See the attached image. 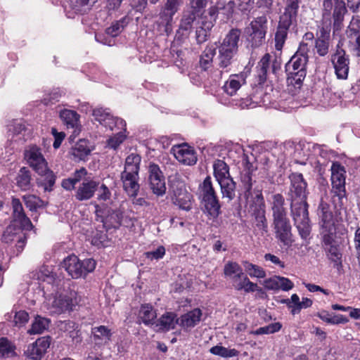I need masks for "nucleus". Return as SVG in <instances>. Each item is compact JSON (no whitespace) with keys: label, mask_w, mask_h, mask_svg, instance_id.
<instances>
[{"label":"nucleus","mask_w":360,"mask_h":360,"mask_svg":"<svg viewBox=\"0 0 360 360\" xmlns=\"http://www.w3.org/2000/svg\"><path fill=\"white\" fill-rule=\"evenodd\" d=\"M318 215L321 220L323 247L327 257L336 265L342 264L340 241L336 235V215L330 209V205L321 200L318 207Z\"/></svg>","instance_id":"f257e3e1"},{"label":"nucleus","mask_w":360,"mask_h":360,"mask_svg":"<svg viewBox=\"0 0 360 360\" xmlns=\"http://www.w3.org/2000/svg\"><path fill=\"white\" fill-rule=\"evenodd\" d=\"M284 203L285 199L281 194L276 193L272 195L271 210L276 238L284 246L290 247L292 243L291 225L287 217Z\"/></svg>","instance_id":"f03ea898"},{"label":"nucleus","mask_w":360,"mask_h":360,"mask_svg":"<svg viewBox=\"0 0 360 360\" xmlns=\"http://www.w3.org/2000/svg\"><path fill=\"white\" fill-rule=\"evenodd\" d=\"M331 171V200L333 205L335 215L341 214L345 209L347 202V195L345 188L346 170L340 162H335L330 167Z\"/></svg>","instance_id":"7ed1b4c3"},{"label":"nucleus","mask_w":360,"mask_h":360,"mask_svg":"<svg viewBox=\"0 0 360 360\" xmlns=\"http://www.w3.org/2000/svg\"><path fill=\"white\" fill-rule=\"evenodd\" d=\"M308 52L307 44L301 43L296 53L285 65L288 83L295 88L300 87L306 77V66L309 58Z\"/></svg>","instance_id":"20e7f679"},{"label":"nucleus","mask_w":360,"mask_h":360,"mask_svg":"<svg viewBox=\"0 0 360 360\" xmlns=\"http://www.w3.org/2000/svg\"><path fill=\"white\" fill-rule=\"evenodd\" d=\"M51 266L43 265L32 272V278L29 290L34 292H53L62 290L63 281L56 278Z\"/></svg>","instance_id":"39448f33"},{"label":"nucleus","mask_w":360,"mask_h":360,"mask_svg":"<svg viewBox=\"0 0 360 360\" xmlns=\"http://www.w3.org/2000/svg\"><path fill=\"white\" fill-rule=\"evenodd\" d=\"M25 156L30 166L43 178L41 185L44 191H51L55 184L56 176L48 168L40 149L37 146H32L25 151Z\"/></svg>","instance_id":"423d86ee"},{"label":"nucleus","mask_w":360,"mask_h":360,"mask_svg":"<svg viewBox=\"0 0 360 360\" xmlns=\"http://www.w3.org/2000/svg\"><path fill=\"white\" fill-rule=\"evenodd\" d=\"M241 32L238 29H231L225 36L219 46V66L221 68L229 67L238 51Z\"/></svg>","instance_id":"0eeeda50"},{"label":"nucleus","mask_w":360,"mask_h":360,"mask_svg":"<svg viewBox=\"0 0 360 360\" xmlns=\"http://www.w3.org/2000/svg\"><path fill=\"white\" fill-rule=\"evenodd\" d=\"M291 214L299 234L302 239L309 238L311 226L308 216V205L306 200L291 202Z\"/></svg>","instance_id":"6e6552de"},{"label":"nucleus","mask_w":360,"mask_h":360,"mask_svg":"<svg viewBox=\"0 0 360 360\" xmlns=\"http://www.w3.org/2000/svg\"><path fill=\"white\" fill-rule=\"evenodd\" d=\"M96 261L93 259L80 260L75 255L64 259L62 266L72 278L84 277L96 268Z\"/></svg>","instance_id":"1a4fd4ad"},{"label":"nucleus","mask_w":360,"mask_h":360,"mask_svg":"<svg viewBox=\"0 0 360 360\" xmlns=\"http://www.w3.org/2000/svg\"><path fill=\"white\" fill-rule=\"evenodd\" d=\"M199 191L207 213L212 218L217 217L219 214L220 205L210 176L204 179L199 186Z\"/></svg>","instance_id":"9d476101"},{"label":"nucleus","mask_w":360,"mask_h":360,"mask_svg":"<svg viewBox=\"0 0 360 360\" xmlns=\"http://www.w3.org/2000/svg\"><path fill=\"white\" fill-rule=\"evenodd\" d=\"M267 18L262 15L255 18L245 29L248 42L252 47H259L264 41L267 32Z\"/></svg>","instance_id":"9b49d317"},{"label":"nucleus","mask_w":360,"mask_h":360,"mask_svg":"<svg viewBox=\"0 0 360 360\" xmlns=\"http://www.w3.org/2000/svg\"><path fill=\"white\" fill-rule=\"evenodd\" d=\"M181 4V0H167L160 13L159 20L157 21L160 34L169 35L171 33L173 16L178 11Z\"/></svg>","instance_id":"f8f14e48"},{"label":"nucleus","mask_w":360,"mask_h":360,"mask_svg":"<svg viewBox=\"0 0 360 360\" xmlns=\"http://www.w3.org/2000/svg\"><path fill=\"white\" fill-rule=\"evenodd\" d=\"M170 188L173 203L183 210H191L194 200L193 195L186 189V184L180 181H173Z\"/></svg>","instance_id":"ddd939ff"},{"label":"nucleus","mask_w":360,"mask_h":360,"mask_svg":"<svg viewBox=\"0 0 360 360\" xmlns=\"http://www.w3.org/2000/svg\"><path fill=\"white\" fill-rule=\"evenodd\" d=\"M207 4V0H190L191 8L183 13L182 18L179 25V31L186 32L188 34L193 27V23L198 16V13Z\"/></svg>","instance_id":"4468645a"},{"label":"nucleus","mask_w":360,"mask_h":360,"mask_svg":"<svg viewBox=\"0 0 360 360\" xmlns=\"http://www.w3.org/2000/svg\"><path fill=\"white\" fill-rule=\"evenodd\" d=\"M23 229L18 224L12 223L8 226L4 231L2 241L6 243H12L16 242V248L18 254L20 253L26 243V236L23 232Z\"/></svg>","instance_id":"2eb2a0df"},{"label":"nucleus","mask_w":360,"mask_h":360,"mask_svg":"<svg viewBox=\"0 0 360 360\" xmlns=\"http://www.w3.org/2000/svg\"><path fill=\"white\" fill-rule=\"evenodd\" d=\"M290 188L288 198L291 202L307 200V183L300 173H292L289 176Z\"/></svg>","instance_id":"dca6fc26"},{"label":"nucleus","mask_w":360,"mask_h":360,"mask_svg":"<svg viewBox=\"0 0 360 360\" xmlns=\"http://www.w3.org/2000/svg\"><path fill=\"white\" fill-rule=\"evenodd\" d=\"M148 180L150 188L157 196H162L166 193L165 176L159 166L150 164L148 167Z\"/></svg>","instance_id":"f3484780"},{"label":"nucleus","mask_w":360,"mask_h":360,"mask_svg":"<svg viewBox=\"0 0 360 360\" xmlns=\"http://www.w3.org/2000/svg\"><path fill=\"white\" fill-rule=\"evenodd\" d=\"M93 115L101 124L111 131L114 129L111 122L115 123V126L117 127L119 129H124L126 126L125 121L121 118L113 117L110 114L109 109L96 108L93 111Z\"/></svg>","instance_id":"a211bd4d"},{"label":"nucleus","mask_w":360,"mask_h":360,"mask_svg":"<svg viewBox=\"0 0 360 360\" xmlns=\"http://www.w3.org/2000/svg\"><path fill=\"white\" fill-rule=\"evenodd\" d=\"M175 158L185 165H194L198 160L195 150L186 143L174 146L171 149Z\"/></svg>","instance_id":"6ab92c4d"},{"label":"nucleus","mask_w":360,"mask_h":360,"mask_svg":"<svg viewBox=\"0 0 360 360\" xmlns=\"http://www.w3.org/2000/svg\"><path fill=\"white\" fill-rule=\"evenodd\" d=\"M79 301L77 294H56L52 307L55 309V312L61 313L73 310Z\"/></svg>","instance_id":"aec40b11"},{"label":"nucleus","mask_w":360,"mask_h":360,"mask_svg":"<svg viewBox=\"0 0 360 360\" xmlns=\"http://www.w3.org/2000/svg\"><path fill=\"white\" fill-rule=\"evenodd\" d=\"M331 62L338 79H345L349 72V59L343 49H338L331 56Z\"/></svg>","instance_id":"412c9836"},{"label":"nucleus","mask_w":360,"mask_h":360,"mask_svg":"<svg viewBox=\"0 0 360 360\" xmlns=\"http://www.w3.org/2000/svg\"><path fill=\"white\" fill-rule=\"evenodd\" d=\"M99 182L92 179H84L76 188L75 198L79 201L91 199L96 192Z\"/></svg>","instance_id":"4be33fe9"},{"label":"nucleus","mask_w":360,"mask_h":360,"mask_svg":"<svg viewBox=\"0 0 360 360\" xmlns=\"http://www.w3.org/2000/svg\"><path fill=\"white\" fill-rule=\"evenodd\" d=\"M301 0H285L284 11L279 17V21L290 25L297 23V17Z\"/></svg>","instance_id":"5701e85b"},{"label":"nucleus","mask_w":360,"mask_h":360,"mask_svg":"<svg viewBox=\"0 0 360 360\" xmlns=\"http://www.w3.org/2000/svg\"><path fill=\"white\" fill-rule=\"evenodd\" d=\"M13 217L12 223L18 224L26 230L33 228L30 219L25 215L22 205L19 199L13 198L12 200Z\"/></svg>","instance_id":"b1692460"},{"label":"nucleus","mask_w":360,"mask_h":360,"mask_svg":"<svg viewBox=\"0 0 360 360\" xmlns=\"http://www.w3.org/2000/svg\"><path fill=\"white\" fill-rule=\"evenodd\" d=\"M292 25L278 21L274 37L275 56L279 57L288 37V30Z\"/></svg>","instance_id":"393cba45"},{"label":"nucleus","mask_w":360,"mask_h":360,"mask_svg":"<svg viewBox=\"0 0 360 360\" xmlns=\"http://www.w3.org/2000/svg\"><path fill=\"white\" fill-rule=\"evenodd\" d=\"M202 316V311L195 308L181 315L179 318V325L185 330H191L200 322Z\"/></svg>","instance_id":"a878e982"},{"label":"nucleus","mask_w":360,"mask_h":360,"mask_svg":"<svg viewBox=\"0 0 360 360\" xmlns=\"http://www.w3.org/2000/svg\"><path fill=\"white\" fill-rule=\"evenodd\" d=\"M154 330L158 332H165L174 329L179 324V319L173 312H166L160 318L154 322Z\"/></svg>","instance_id":"bb28decb"},{"label":"nucleus","mask_w":360,"mask_h":360,"mask_svg":"<svg viewBox=\"0 0 360 360\" xmlns=\"http://www.w3.org/2000/svg\"><path fill=\"white\" fill-rule=\"evenodd\" d=\"M264 285L268 290L289 291L294 285L288 278L274 276L264 280Z\"/></svg>","instance_id":"cd10ccee"},{"label":"nucleus","mask_w":360,"mask_h":360,"mask_svg":"<svg viewBox=\"0 0 360 360\" xmlns=\"http://www.w3.org/2000/svg\"><path fill=\"white\" fill-rule=\"evenodd\" d=\"M246 77L245 72L230 75L223 86L224 92L229 96L235 95L241 86L245 84Z\"/></svg>","instance_id":"c85d7f7f"},{"label":"nucleus","mask_w":360,"mask_h":360,"mask_svg":"<svg viewBox=\"0 0 360 360\" xmlns=\"http://www.w3.org/2000/svg\"><path fill=\"white\" fill-rule=\"evenodd\" d=\"M95 214L101 221L104 222L105 220L110 221L112 223H121V212L119 211H114L110 209H105L103 206L95 203Z\"/></svg>","instance_id":"c756f323"},{"label":"nucleus","mask_w":360,"mask_h":360,"mask_svg":"<svg viewBox=\"0 0 360 360\" xmlns=\"http://www.w3.org/2000/svg\"><path fill=\"white\" fill-rule=\"evenodd\" d=\"M199 26L196 27L195 37L198 44H202L206 41L210 35L213 27V20H208L207 15L202 16Z\"/></svg>","instance_id":"7c9ffc66"},{"label":"nucleus","mask_w":360,"mask_h":360,"mask_svg":"<svg viewBox=\"0 0 360 360\" xmlns=\"http://www.w3.org/2000/svg\"><path fill=\"white\" fill-rule=\"evenodd\" d=\"M138 178L139 174L122 173L121 179L123 183V188L131 197H136L139 190Z\"/></svg>","instance_id":"2f4dec72"},{"label":"nucleus","mask_w":360,"mask_h":360,"mask_svg":"<svg viewBox=\"0 0 360 360\" xmlns=\"http://www.w3.org/2000/svg\"><path fill=\"white\" fill-rule=\"evenodd\" d=\"M91 334L95 344L99 346L109 344L112 336L111 330L105 326L92 328Z\"/></svg>","instance_id":"473e14b6"},{"label":"nucleus","mask_w":360,"mask_h":360,"mask_svg":"<svg viewBox=\"0 0 360 360\" xmlns=\"http://www.w3.org/2000/svg\"><path fill=\"white\" fill-rule=\"evenodd\" d=\"M92 150L93 146L87 140L80 139L72 147L71 153L78 160H82L90 154Z\"/></svg>","instance_id":"72a5a7b5"},{"label":"nucleus","mask_w":360,"mask_h":360,"mask_svg":"<svg viewBox=\"0 0 360 360\" xmlns=\"http://www.w3.org/2000/svg\"><path fill=\"white\" fill-rule=\"evenodd\" d=\"M60 117L67 125L68 128L74 129V132L79 131V115L77 112L72 110L63 109L60 112Z\"/></svg>","instance_id":"f704fd0d"},{"label":"nucleus","mask_w":360,"mask_h":360,"mask_svg":"<svg viewBox=\"0 0 360 360\" xmlns=\"http://www.w3.org/2000/svg\"><path fill=\"white\" fill-rule=\"evenodd\" d=\"M216 49L215 44H208L202 51L200 56V65L204 70H207L212 66L213 58L216 54Z\"/></svg>","instance_id":"c9c22d12"},{"label":"nucleus","mask_w":360,"mask_h":360,"mask_svg":"<svg viewBox=\"0 0 360 360\" xmlns=\"http://www.w3.org/2000/svg\"><path fill=\"white\" fill-rule=\"evenodd\" d=\"M214 175L218 183L231 179L228 165L221 160H217L214 165Z\"/></svg>","instance_id":"e433bc0d"},{"label":"nucleus","mask_w":360,"mask_h":360,"mask_svg":"<svg viewBox=\"0 0 360 360\" xmlns=\"http://www.w3.org/2000/svg\"><path fill=\"white\" fill-rule=\"evenodd\" d=\"M221 187L222 198L231 201L236 196V183L233 179H229L219 183Z\"/></svg>","instance_id":"4c0bfd02"},{"label":"nucleus","mask_w":360,"mask_h":360,"mask_svg":"<svg viewBox=\"0 0 360 360\" xmlns=\"http://www.w3.org/2000/svg\"><path fill=\"white\" fill-rule=\"evenodd\" d=\"M141 157L135 153L129 155L125 161L124 170L127 174H139Z\"/></svg>","instance_id":"58836bf2"},{"label":"nucleus","mask_w":360,"mask_h":360,"mask_svg":"<svg viewBox=\"0 0 360 360\" xmlns=\"http://www.w3.org/2000/svg\"><path fill=\"white\" fill-rule=\"evenodd\" d=\"M224 274L233 279L240 278L243 274V269L236 262L229 261L224 266Z\"/></svg>","instance_id":"ea45409f"},{"label":"nucleus","mask_w":360,"mask_h":360,"mask_svg":"<svg viewBox=\"0 0 360 360\" xmlns=\"http://www.w3.org/2000/svg\"><path fill=\"white\" fill-rule=\"evenodd\" d=\"M157 314L153 310L150 304H143L139 311V316L146 325H154L153 321L156 318Z\"/></svg>","instance_id":"a19ab883"},{"label":"nucleus","mask_w":360,"mask_h":360,"mask_svg":"<svg viewBox=\"0 0 360 360\" xmlns=\"http://www.w3.org/2000/svg\"><path fill=\"white\" fill-rule=\"evenodd\" d=\"M334 26L339 27L342 23L347 11L344 0L333 3Z\"/></svg>","instance_id":"79ce46f5"},{"label":"nucleus","mask_w":360,"mask_h":360,"mask_svg":"<svg viewBox=\"0 0 360 360\" xmlns=\"http://www.w3.org/2000/svg\"><path fill=\"white\" fill-rule=\"evenodd\" d=\"M243 265L246 273L252 278H264L266 276L264 269L258 265L248 261L243 262Z\"/></svg>","instance_id":"37998d69"},{"label":"nucleus","mask_w":360,"mask_h":360,"mask_svg":"<svg viewBox=\"0 0 360 360\" xmlns=\"http://www.w3.org/2000/svg\"><path fill=\"white\" fill-rule=\"evenodd\" d=\"M320 32L321 36L316 39L315 47L318 54L324 56L328 52V36H326L323 29H321Z\"/></svg>","instance_id":"c03bdc74"},{"label":"nucleus","mask_w":360,"mask_h":360,"mask_svg":"<svg viewBox=\"0 0 360 360\" xmlns=\"http://www.w3.org/2000/svg\"><path fill=\"white\" fill-rule=\"evenodd\" d=\"M49 321L47 319L37 316L32 324V327L28 330L29 334H40L46 330L49 327Z\"/></svg>","instance_id":"a18cd8bd"},{"label":"nucleus","mask_w":360,"mask_h":360,"mask_svg":"<svg viewBox=\"0 0 360 360\" xmlns=\"http://www.w3.org/2000/svg\"><path fill=\"white\" fill-rule=\"evenodd\" d=\"M210 352L214 355L219 356L223 358L234 357L239 354V352L236 349H229L221 345H216L211 347Z\"/></svg>","instance_id":"49530a36"},{"label":"nucleus","mask_w":360,"mask_h":360,"mask_svg":"<svg viewBox=\"0 0 360 360\" xmlns=\"http://www.w3.org/2000/svg\"><path fill=\"white\" fill-rule=\"evenodd\" d=\"M23 200L26 207L29 208L30 211H35L38 208L43 207L46 205L44 200L34 195H24Z\"/></svg>","instance_id":"de8ad7c7"},{"label":"nucleus","mask_w":360,"mask_h":360,"mask_svg":"<svg viewBox=\"0 0 360 360\" xmlns=\"http://www.w3.org/2000/svg\"><path fill=\"white\" fill-rule=\"evenodd\" d=\"M127 23V18H123L121 20L113 22L109 27L106 29L105 32L108 35L112 37H115L122 32Z\"/></svg>","instance_id":"09e8293b"},{"label":"nucleus","mask_w":360,"mask_h":360,"mask_svg":"<svg viewBox=\"0 0 360 360\" xmlns=\"http://www.w3.org/2000/svg\"><path fill=\"white\" fill-rule=\"evenodd\" d=\"M240 180L243 184V188L245 191V196L248 199L252 196V194L251 193L252 186V174L249 170L245 169L241 172L240 174Z\"/></svg>","instance_id":"8fccbe9b"},{"label":"nucleus","mask_w":360,"mask_h":360,"mask_svg":"<svg viewBox=\"0 0 360 360\" xmlns=\"http://www.w3.org/2000/svg\"><path fill=\"white\" fill-rule=\"evenodd\" d=\"M30 172L25 167L21 168L17 177L18 186L22 190H27L30 187Z\"/></svg>","instance_id":"3c124183"},{"label":"nucleus","mask_w":360,"mask_h":360,"mask_svg":"<svg viewBox=\"0 0 360 360\" xmlns=\"http://www.w3.org/2000/svg\"><path fill=\"white\" fill-rule=\"evenodd\" d=\"M97 0H70V5L77 12H86Z\"/></svg>","instance_id":"603ef678"},{"label":"nucleus","mask_w":360,"mask_h":360,"mask_svg":"<svg viewBox=\"0 0 360 360\" xmlns=\"http://www.w3.org/2000/svg\"><path fill=\"white\" fill-rule=\"evenodd\" d=\"M271 61V56L269 53H266L259 60L257 65L258 74L262 79L266 78V74L269 70Z\"/></svg>","instance_id":"864d4df0"},{"label":"nucleus","mask_w":360,"mask_h":360,"mask_svg":"<svg viewBox=\"0 0 360 360\" xmlns=\"http://www.w3.org/2000/svg\"><path fill=\"white\" fill-rule=\"evenodd\" d=\"M15 347L6 338H0V354L3 357H8L14 353Z\"/></svg>","instance_id":"5fc2aeb1"},{"label":"nucleus","mask_w":360,"mask_h":360,"mask_svg":"<svg viewBox=\"0 0 360 360\" xmlns=\"http://www.w3.org/2000/svg\"><path fill=\"white\" fill-rule=\"evenodd\" d=\"M125 131H117L114 136H111L107 141V146L110 148L116 150L121 143L125 140Z\"/></svg>","instance_id":"6e6d98bb"},{"label":"nucleus","mask_w":360,"mask_h":360,"mask_svg":"<svg viewBox=\"0 0 360 360\" xmlns=\"http://www.w3.org/2000/svg\"><path fill=\"white\" fill-rule=\"evenodd\" d=\"M96 199L99 202H108L111 199V192L105 184H98L96 190Z\"/></svg>","instance_id":"4d7b16f0"},{"label":"nucleus","mask_w":360,"mask_h":360,"mask_svg":"<svg viewBox=\"0 0 360 360\" xmlns=\"http://www.w3.org/2000/svg\"><path fill=\"white\" fill-rule=\"evenodd\" d=\"M257 96H254L252 98H243L240 101L239 106L241 108H254L261 103L264 104L265 101H259Z\"/></svg>","instance_id":"13d9d810"},{"label":"nucleus","mask_w":360,"mask_h":360,"mask_svg":"<svg viewBox=\"0 0 360 360\" xmlns=\"http://www.w3.org/2000/svg\"><path fill=\"white\" fill-rule=\"evenodd\" d=\"M349 45L351 50L354 52V53L360 56V34L359 32H353L351 34Z\"/></svg>","instance_id":"bf43d9fd"},{"label":"nucleus","mask_w":360,"mask_h":360,"mask_svg":"<svg viewBox=\"0 0 360 360\" xmlns=\"http://www.w3.org/2000/svg\"><path fill=\"white\" fill-rule=\"evenodd\" d=\"M238 290H244L247 292H255L258 290V286L245 276L238 284Z\"/></svg>","instance_id":"052dcab7"},{"label":"nucleus","mask_w":360,"mask_h":360,"mask_svg":"<svg viewBox=\"0 0 360 360\" xmlns=\"http://www.w3.org/2000/svg\"><path fill=\"white\" fill-rule=\"evenodd\" d=\"M26 354L27 356L33 360H39L44 355V353L40 350L39 347H37V344L35 342L28 347L26 350Z\"/></svg>","instance_id":"680f3d73"},{"label":"nucleus","mask_w":360,"mask_h":360,"mask_svg":"<svg viewBox=\"0 0 360 360\" xmlns=\"http://www.w3.org/2000/svg\"><path fill=\"white\" fill-rule=\"evenodd\" d=\"M165 255V248L164 246L160 245L155 250L146 252L145 253L146 257L150 260H158L162 259Z\"/></svg>","instance_id":"e2e57ef3"},{"label":"nucleus","mask_w":360,"mask_h":360,"mask_svg":"<svg viewBox=\"0 0 360 360\" xmlns=\"http://www.w3.org/2000/svg\"><path fill=\"white\" fill-rule=\"evenodd\" d=\"M29 320V314L25 311H19L15 313L14 323L16 326H23Z\"/></svg>","instance_id":"0e129e2a"},{"label":"nucleus","mask_w":360,"mask_h":360,"mask_svg":"<svg viewBox=\"0 0 360 360\" xmlns=\"http://www.w3.org/2000/svg\"><path fill=\"white\" fill-rule=\"evenodd\" d=\"M255 219H256V225L257 226L266 232L267 231V224H266V217H265V215H264V211L263 210H259L256 217H255Z\"/></svg>","instance_id":"69168bd1"},{"label":"nucleus","mask_w":360,"mask_h":360,"mask_svg":"<svg viewBox=\"0 0 360 360\" xmlns=\"http://www.w3.org/2000/svg\"><path fill=\"white\" fill-rule=\"evenodd\" d=\"M35 343L37 344V347H39L40 350L44 354L46 352L47 349L50 347L51 338L49 336L41 337L38 338L35 341Z\"/></svg>","instance_id":"338daca9"},{"label":"nucleus","mask_w":360,"mask_h":360,"mask_svg":"<svg viewBox=\"0 0 360 360\" xmlns=\"http://www.w3.org/2000/svg\"><path fill=\"white\" fill-rule=\"evenodd\" d=\"M51 131H52V134L54 136V139H55L53 146L54 148L56 149L60 146L61 143H62L63 140L64 139L65 135L64 132H58L54 128H53L51 129Z\"/></svg>","instance_id":"774afa93"}]
</instances>
